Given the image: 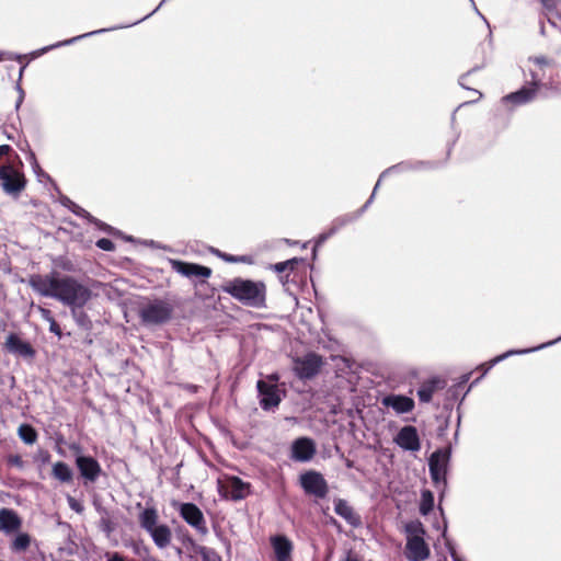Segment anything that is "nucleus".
I'll use <instances>...</instances> for the list:
<instances>
[{
	"label": "nucleus",
	"instance_id": "42",
	"mask_svg": "<svg viewBox=\"0 0 561 561\" xmlns=\"http://www.w3.org/2000/svg\"><path fill=\"white\" fill-rule=\"evenodd\" d=\"M49 331L58 336L61 335L60 327L55 319L49 322Z\"/></svg>",
	"mask_w": 561,
	"mask_h": 561
},
{
	"label": "nucleus",
	"instance_id": "1",
	"mask_svg": "<svg viewBox=\"0 0 561 561\" xmlns=\"http://www.w3.org/2000/svg\"><path fill=\"white\" fill-rule=\"evenodd\" d=\"M28 285L38 295L54 298L69 307L73 320L80 328L91 327V320L83 311V307L91 299L92 291L77 278L53 271L46 275H31Z\"/></svg>",
	"mask_w": 561,
	"mask_h": 561
},
{
	"label": "nucleus",
	"instance_id": "55",
	"mask_svg": "<svg viewBox=\"0 0 561 561\" xmlns=\"http://www.w3.org/2000/svg\"><path fill=\"white\" fill-rule=\"evenodd\" d=\"M468 379H469V375H463V376H462V381H463V382H466Z\"/></svg>",
	"mask_w": 561,
	"mask_h": 561
},
{
	"label": "nucleus",
	"instance_id": "43",
	"mask_svg": "<svg viewBox=\"0 0 561 561\" xmlns=\"http://www.w3.org/2000/svg\"><path fill=\"white\" fill-rule=\"evenodd\" d=\"M61 204L67 207L70 211H73V209L76 208L77 204L75 202H72L70 198L68 197H62L61 198Z\"/></svg>",
	"mask_w": 561,
	"mask_h": 561
},
{
	"label": "nucleus",
	"instance_id": "38",
	"mask_svg": "<svg viewBox=\"0 0 561 561\" xmlns=\"http://www.w3.org/2000/svg\"><path fill=\"white\" fill-rule=\"evenodd\" d=\"M68 504H69L70 508L73 510L75 512H77V513L83 512L82 504L79 503L76 499H73L71 496L68 497Z\"/></svg>",
	"mask_w": 561,
	"mask_h": 561
},
{
	"label": "nucleus",
	"instance_id": "48",
	"mask_svg": "<svg viewBox=\"0 0 561 561\" xmlns=\"http://www.w3.org/2000/svg\"><path fill=\"white\" fill-rule=\"evenodd\" d=\"M165 1H167V0H162V1L160 2V4H159V5H158V7H157V8H156L151 13H149V14H147L145 18H142V19H141V21H142V20H145V19H147V18H149V16H151L154 12H157ZM139 22H140V20H139V21H137V22H135L134 24H137V23H139Z\"/></svg>",
	"mask_w": 561,
	"mask_h": 561
},
{
	"label": "nucleus",
	"instance_id": "5",
	"mask_svg": "<svg viewBox=\"0 0 561 561\" xmlns=\"http://www.w3.org/2000/svg\"><path fill=\"white\" fill-rule=\"evenodd\" d=\"M278 376L272 374L266 379H260L256 382V388L260 398V405L263 410L270 411L277 408L284 396V391L277 385Z\"/></svg>",
	"mask_w": 561,
	"mask_h": 561
},
{
	"label": "nucleus",
	"instance_id": "29",
	"mask_svg": "<svg viewBox=\"0 0 561 561\" xmlns=\"http://www.w3.org/2000/svg\"><path fill=\"white\" fill-rule=\"evenodd\" d=\"M434 507V495L430 490L422 491L421 494V503H420V513L422 515H427L432 512Z\"/></svg>",
	"mask_w": 561,
	"mask_h": 561
},
{
	"label": "nucleus",
	"instance_id": "53",
	"mask_svg": "<svg viewBox=\"0 0 561 561\" xmlns=\"http://www.w3.org/2000/svg\"><path fill=\"white\" fill-rule=\"evenodd\" d=\"M25 67H26L25 65L21 67V69H20V75H19V80H21V78H22V76H23V71H24Z\"/></svg>",
	"mask_w": 561,
	"mask_h": 561
},
{
	"label": "nucleus",
	"instance_id": "17",
	"mask_svg": "<svg viewBox=\"0 0 561 561\" xmlns=\"http://www.w3.org/2000/svg\"><path fill=\"white\" fill-rule=\"evenodd\" d=\"M394 442L404 450L417 451L421 448L417 430L412 425L403 426L399 431Z\"/></svg>",
	"mask_w": 561,
	"mask_h": 561
},
{
	"label": "nucleus",
	"instance_id": "33",
	"mask_svg": "<svg viewBox=\"0 0 561 561\" xmlns=\"http://www.w3.org/2000/svg\"><path fill=\"white\" fill-rule=\"evenodd\" d=\"M72 213L75 215L81 217V218L87 219L90 222H93L95 225H100V222H99V220L96 218H94L89 211H87L84 208H82L78 204H77V206H76V208L73 209Z\"/></svg>",
	"mask_w": 561,
	"mask_h": 561
},
{
	"label": "nucleus",
	"instance_id": "26",
	"mask_svg": "<svg viewBox=\"0 0 561 561\" xmlns=\"http://www.w3.org/2000/svg\"><path fill=\"white\" fill-rule=\"evenodd\" d=\"M51 476L61 483H70L73 479L72 469L62 461L53 465Z\"/></svg>",
	"mask_w": 561,
	"mask_h": 561
},
{
	"label": "nucleus",
	"instance_id": "9",
	"mask_svg": "<svg viewBox=\"0 0 561 561\" xmlns=\"http://www.w3.org/2000/svg\"><path fill=\"white\" fill-rule=\"evenodd\" d=\"M449 460V454L443 450H436L433 453L428 460V469L433 483L436 488L445 490L447 485V465Z\"/></svg>",
	"mask_w": 561,
	"mask_h": 561
},
{
	"label": "nucleus",
	"instance_id": "4",
	"mask_svg": "<svg viewBox=\"0 0 561 561\" xmlns=\"http://www.w3.org/2000/svg\"><path fill=\"white\" fill-rule=\"evenodd\" d=\"M405 558L409 561H424L430 557V548L424 540L425 530L421 522L413 520L405 525Z\"/></svg>",
	"mask_w": 561,
	"mask_h": 561
},
{
	"label": "nucleus",
	"instance_id": "24",
	"mask_svg": "<svg viewBox=\"0 0 561 561\" xmlns=\"http://www.w3.org/2000/svg\"><path fill=\"white\" fill-rule=\"evenodd\" d=\"M116 27H113V28H101V30H96V31H92V32H88L85 34H81V35H78V36H75L72 38H69V39H65V41H61V42H58V43H55L53 45H49V46H46V47H43L36 51H33L31 54V56L33 58H36L51 49H55V48H58V47H61V46H67V45H71L82 38H85V37H89V36H93L95 34H100V33H104V32H107V31H111V30H115Z\"/></svg>",
	"mask_w": 561,
	"mask_h": 561
},
{
	"label": "nucleus",
	"instance_id": "13",
	"mask_svg": "<svg viewBox=\"0 0 561 561\" xmlns=\"http://www.w3.org/2000/svg\"><path fill=\"white\" fill-rule=\"evenodd\" d=\"M76 467L79 470L80 476L85 483L95 482L102 473L101 465L92 456H76Z\"/></svg>",
	"mask_w": 561,
	"mask_h": 561
},
{
	"label": "nucleus",
	"instance_id": "49",
	"mask_svg": "<svg viewBox=\"0 0 561 561\" xmlns=\"http://www.w3.org/2000/svg\"><path fill=\"white\" fill-rule=\"evenodd\" d=\"M70 449H71V450H73V451L76 453V455H77V456H78V455H82V454H81L82 448H81V446H80V445H78V444H72V445L70 446Z\"/></svg>",
	"mask_w": 561,
	"mask_h": 561
},
{
	"label": "nucleus",
	"instance_id": "19",
	"mask_svg": "<svg viewBox=\"0 0 561 561\" xmlns=\"http://www.w3.org/2000/svg\"><path fill=\"white\" fill-rule=\"evenodd\" d=\"M5 350L16 356L33 358L35 351L28 342L23 341L18 334L10 333L4 342Z\"/></svg>",
	"mask_w": 561,
	"mask_h": 561
},
{
	"label": "nucleus",
	"instance_id": "16",
	"mask_svg": "<svg viewBox=\"0 0 561 561\" xmlns=\"http://www.w3.org/2000/svg\"><path fill=\"white\" fill-rule=\"evenodd\" d=\"M540 78L533 73V87H523L518 91L510 93L502 98L503 104H513L515 106L524 105L533 101L537 93Z\"/></svg>",
	"mask_w": 561,
	"mask_h": 561
},
{
	"label": "nucleus",
	"instance_id": "6",
	"mask_svg": "<svg viewBox=\"0 0 561 561\" xmlns=\"http://www.w3.org/2000/svg\"><path fill=\"white\" fill-rule=\"evenodd\" d=\"M0 183L5 194L16 197L25 188L26 180L21 169L7 163L0 168Z\"/></svg>",
	"mask_w": 561,
	"mask_h": 561
},
{
	"label": "nucleus",
	"instance_id": "15",
	"mask_svg": "<svg viewBox=\"0 0 561 561\" xmlns=\"http://www.w3.org/2000/svg\"><path fill=\"white\" fill-rule=\"evenodd\" d=\"M170 264L173 271L191 279L201 278L205 280L211 275V270L209 267L199 264L183 262L180 260H170Z\"/></svg>",
	"mask_w": 561,
	"mask_h": 561
},
{
	"label": "nucleus",
	"instance_id": "7",
	"mask_svg": "<svg viewBox=\"0 0 561 561\" xmlns=\"http://www.w3.org/2000/svg\"><path fill=\"white\" fill-rule=\"evenodd\" d=\"M299 485L306 495L324 499L329 493V485L323 474L316 470H308L299 476Z\"/></svg>",
	"mask_w": 561,
	"mask_h": 561
},
{
	"label": "nucleus",
	"instance_id": "45",
	"mask_svg": "<svg viewBox=\"0 0 561 561\" xmlns=\"http://www.w3.org/2000/svg\"><path fill=\"white\" fill-rule=\"evenodd\" d=\"M16 89H18V91H19V99H18V101H16V108H19V107H20V105H21V104H22V102H23V99H24V91H23V89L21 88L20 83H18Z\"/></svg>",
	"mask_w": 561,
	"mask_h": 561
},
{
	"label": "nucleus",
	"instance_id": "52",
	"mask_svg": "<svg viewBox=\"0 0 561 561\" xmlns=\"http://www.w3.org/2000/svg\"><path fill=\"white\" fill-rule=\"evenodd\" d=\"M556 91L559 95H561V82L556 85Z\"/></svg>",
	"mask_w": 561,
	"mask_h": 561
},
{
	"label": "nucleus",
	"instance_id": "21",
	"mask_svg": "<svg viewBox=\"0 0 561 561\" xmlns=\"http://www.w3.org/2000/svg\"><path fill=\"white\" fill-rule=\"evenodd\" d=\"M271 545L276 561H290L293 552V542L284 535L271 537Z\"/></svg>",
	"mask_w": 561,
	"mask_h": 561
},
{
	"label": "nucleus",
	"instance_id": "22",
	"mask_svg": "<svg viewBox=\"0 0 561 561\" xmlns=\"http://www.w3.org/2000/svg\"><path fill=\"white\" fill-rule=\"evenodd\" d=\"M334 512L353 527H358L362 524L360 516L355 513L347 501L343 499H336L334 501Z\"/></svg>",
	"mask_w": 561,
	"mask_h": 561
},
{
	"label": "nucleus",
	"instance_id": "31",
	"mask_svg": "<svg viewBox=\"0 0 561 561\" xmlns=\"http://www.w3.org/2000/svg\"><path fill=\"white\" fill-rule=\"evenodd\" d=\"M298 263H299V260L296 257L287 260L285 262H279L274 265V271L277 273H283L287 270L293 271Z\"/></svg>",
	"mask_w": 561,
	"mask_h": 561
},
{
	"label": "nucleus",
	"instance_id": "23",
	"mask_svg": "<svg viewBox=\"0 0 561 561\" xmlns=\"http://www.w3.org/2000/svg\"><path fill=\"white\" fill-rule=\"evenodd\" d=\"M21 527L19 515L11 508L3 507L0 510V529L5 533H12Z\"/></svg>",
	"mask_w": 561,
	"mask_h": 561
},
{
	"label": "nucleus",
	"instance_id": "14",
	"mask_svg": "<svg viewBox=\"0 0 561 561\" xmlns=\"http://www.w3.org/2000/svg\"><path fill=\"white\" fill-rule=\"evenodd\" d=\"M561 341V335L559 337H557L556 340L553 341H549L547 343H543L539 346H536V347H530V348H525V350H510L499 356H495L494 358H492L490 362L485 363V364H482L481 366H479V369H482V374L480 377H478L472 383L470 387L474 386L476 383H478L481 378L484 377V375L492 368L494 367L496 364H499L500 362L508 358L510 356H513V355H520V354H527V353H531V352H536V351H539L541 348H545V347H548V346H551L558 342Z\"/></svg>",
	"mask_w": 561,
	"mask_h": 561
},
{
	"label": "nucleus",
	"instance_id": "54",
	"mask_svg": "<svg viewBox=\"0 0 561 561\" xmlns=\"http://www.w3.org/2000/svg\"><path fill=\"white\" fill-rule=\"evenodd\" d=\"M473 91H474V93L478 95V99H477V100H479V99L482 96V93H481V92H479L478 90H473Z\"/></svg>",
	"mask_w": 561,
	"mask_h": 561
},
{
	"label": "nucleus",
	"instance_id": "40",
	"mask_svg": "<svg viewBox=\"0 0 561 561\" xmlns=\"http://www.w3.org/2000/svg\"><path fill=\"white\" fill-rule=\"evenodd\" d=\"M10 59V60H22V58H24V56H21V55H15V54H12V53H3V51H0V61L2 59Z\"/></svg>",
	"mask_w": 561,
	"mask_h": 561
},
{
	"label": "nucleus",
	"instance_id": "50",
	"mask_svg": "<svg viewBox=\"0 0 561 561\" xmlns=\"http://www.w3.org/2000/svg\"><path fill=\"white\" fill-rule=\"evenodd\" d=\"M30 157H31V161H32L33 168L36 171L37 169H39V165H38V163L36 161L35 154L33 152H31Z\"/></svg>",
	"mask_w": 561,
	"mask_h": 561
},
{
	"label": "nucleus",
	"instance_id": "51",
	"mask_svg": "<svg viewBox=\"0 0 561 561\" xmlns=\"http://www.w3.org/2000/svg\"><path fill=\"white\" fill-rule=\"evenodd\" d=\"M222 257L227 261V262H240L241 260L236 257V256H231V255H227V254H224Z\"/></svg>",
	"mask_w": 561,
	"mask_h": 561
},
{
	"label": "nucleus",
	"instance_id": "27",
	"mask_svg": "<svg viewBox=\"0 0 561 561\" xmlns=\"http://www.w3.org/2000/svg\"><path fill=\"white\" fill-rule=\"evenodd\" d=\"M409 169V164L408 163H399V164H396V165H392L390 168H388L387 170H385L380 176H379V180L377 181L375 187H374V191H373V194L370 195V197L368 198V201L364 204V206L362 207L360 211H365L368 206L371 204L374 197H375V194H376V191L378 190L379 187V184L381 182L382 179H385L387 175L391 174V173H394V172H403V171H407Z\"/></svg>",
	"mask_w": 561,
	"mask_h": 561
},
{
	"label": "nucleus",
	"instance_id": "39",
	"mask_svg": "<svg viewBox=\"0 0 561 561\" xmlns=\"http://www.w3.org/2000/svg\"><path fill=\"white\" fill-rule=\"evenodd\" d=\"M38 311L41 313V317L47 321L48 323L51 322L55 318L53 317V313L49 309H46L44 307H38Z\"/></svg>",
	"mask_w": 561,
	"mask_h": 561
},
{
	"label": "nucleus",
	"instance_id": "47",
	"mask_svg": "<svg viewBox=\"0 0 561 561\" xmlns=\"http://www.w3.org/2000/svg\"><path fill=\"white\" fill-rule=\"evenodd\" d=\"M107 561H125L124 557L117 552L107 556Z\"/></svg>",
	"mask_w": 561,
	"mask_h": 561
},
{
	"label": "nucleus",
	"instance_id": "3",
	"mask_svg": "<svg viewBox=\"0 0 561 561\" xmlns=\"http://www.w3.org/2000/svg\"><path fill=\"white\" fill-rule=\"evenodd\" d=\"M139 525L145 529L153 540L154 545L160 548H167L172 538L171 529L165 524H158L159 515L154 507L145 508L138 517Z\"/></svg>",
	"mask_w": 561,
	"mask_h": 561
},
{
	"label": "nucleus",
	"instance_id": "2",
	"mask_svg": "<svg viewBox=\"0 0 561 561\" xmlns=\"http://www.w3.org/2000/svg\"><path fill=\"white\" fill-rule=\"evenodd\" d=\"M222 290L249 307L260 308L265 302L266 290L262 282L233 278L225 283Z\"/></svg>",
	"mask_w": 561,
	"mask_h": 561
},
{
	"label": "nucleus",
	"instance_id": "11",
	"mask_svg": "<svg viewBox=\"0 0 561 561\" xmlns=\"http://www.w3.org/2000/svg\"><path fill=\"white\" fill-rule=\"evenodd\" d=\"M322 364L321 356L308 353L294 360V371L300 379H311L319 373Z\"/></svg>",
	"mask_w": 561,
	"mask_h": 561
},
{
	"label": "nucleus",
	"instance_id": "56",
	"mask_svg": "<svg viewBox=\"0 0 561 561\" xmlns=\"http://www.w3.org/2000/svg\"><path fill=\"white\" fill-rule=\"evenodd\" d=\"M476 11H477V14H479V16H482V13H480V11H478L477 9H476Z\"/></svg>",
	"mask_w": 561,
	"mask_h": 561
},
{
	"label": "nucleus",
	"instance_id": "25",
	"mask_svg": "<svg viewBox=\"0 0 561 561\" xmlns=\"http://www.w3.org/2000/svg\"><path fill=\"white\" fill-rule=\"evenodd\" d=\"M440 388H443L440 380L432 379V380L423 383L417 389V397L421 402L427 403L432 400L434 392Z\"/></svg>",
	"mask_w": 561,
	"mask_h": 561
},
{
	"label": "nucleus",
	"instance_id": "37",
	"mask_svg": "<svg viewBox=\"0 0 561 561\" xmlns=\"http://www.w3.org/2000/svg\"><path fill=\"white\" fill-rule=\"evenodd\" d=\"M96 247L103 251H113L115 249L113 241L106 238L99 239Z\"/></svg>",
	"mask_w": 561,
	"mask_h": 561
},
{
	"label": "nucleus",
	"instance_id": "57",
	"mask_svg": "<svg viewBox=\"0 0 561 561\" xmlns=\"http://www.w3.org/2000/svg\"><path fill=\"white\" fill-rule=\"evenodd\" d=\"M476 11H477V14H479V16H482V13H480V11H478L477 9H476Z\"/></svg>",
	"mask_w": 561,
	"mask_h": 561
},
{
	"label": "nucleus",
	"instance_id": "10",
	"mask_svg": "<svg viewBox=\"0 0 561 561\" xmlns=\"http://www.w3.org/2000/svg\"><path fill=\"white\" fill-rule=\"evenodd\" d=\"M317 454V444L310 437H298L290 446V459L295 462L306 463L313 459Z\"/></svg>",
	"mask_w": 561,
	"mask_h": 561
},
{
	"label": "nucleus",
	"instance_id": "8",
	"mask_svg": "<svg viewBox=\"0 0 561 561\" xmlns=\"http://www.w3.org/2000/svg\"><path fill=\"white\" fill-rule=\"evenodd\" d=\"M173 312L172 306L164 300H153L145 305L140 311L141 321L146 324H161L167 322Z\"/></svg>",
	"mask_w": 561,
	"mask_h": 561
},
{
	"label": "nucleus",
	"instance_id": "35",
	"mask_svg": "<svg viewBox=\"0 0 561 561\" xmlns=\"http://www.w3.org/2000/svg\"><path fill=\"white\" fill-rule=\"evenodd\" d=\"M7 462L9 466L11 467H15L18 469H23L24 468V461L22 459V457L18 454H14V455H9L7 457Z\"/></svg>",
	"mask_w": 561,
	"mask_h": 561
},
{
	"label": "nucleus",
	"instance_id": "28",
	"mask_svg": "<svg viewBox=\"0 0 561 561\" xmlns=\"http://www.w3.org/2000/svg\"><path fill=\"white\" fill-rule=\"evenodd\" d=\"M18 436L26 445H33L38 438V434L35 428L30 424H21L18 428Z\"/></svg>",
	"mask_w": 561,
	"mask_h": 561
},
{
	"label": "nucleus",
	"instance_id": "46",
	"mask_svg": "<svg viewBox=\"0 0 561 561\" xmlns=\"http://www.w3.org/2000/svg\"><path fill=\"white\" fill-rule=\"evenodd\" d=\"M535 64L539 66L549 65V60L546 57H535L531 59Z\"/></svg>",
	"mask_w": 561,
	"mask_h": 561
},
{
	"label": "nucleus",
	"instance_id": "44",
	"mask_svg": "<svg viewBox=\"0 0 561 561\" xmlns=\"http://www.w3.org/2000/svg\"><path fill=\"white\" fill-rule=\"evenodd\" d=\"M476 69H472L470 71H468L467 73L462 75L460 78H459V84L465 88V89H470L468 85H467V79L468 77L471 75V72H473Z\"/></svg>",
	"mask_w": 561,
	"mask_h": 561
},
{
	"label": "nucleus",
	"instance_id": "18",
	"mask_svg": "<svg viewBox=\"0 0 561 561\" xmlns=\"http://www.w3.org/2000/svg\"><path fill=\"white\" fill-rule=\"evenodd\" d=\"M222 488L225 490V496L232 501L243 500L250 493V483L234 476L228 477Z\"/></svg>",
	"mask_w": 561,
	"mask_h": 561
},
{
	"label": "nucleus",
	"instance_id": "34",
	"mask_svg": "<svg viewBox=\"0 0 561 561\" xmlns=\"http://www.w3.org/2000/svg\"><path fill=\"white\" fill-rule=\"evenodd\" d=\"M54 264L57 266V267H60L61 270L64 271H67V272H72L73 271V264L71 263L70 260H68L67 257L65 256H59L58 259H56L54 261Z\"/></svg>",
	"mask_w": 561,
	"mask_h": 561
},
{
	"label": "nucleus",
	"instance_id": "41",
	"mask_svg": "<svg viewBox=\"0 0 561 561\" xmlns=\"http://www.w3.org/2000/svg\"><path fill=\"white\" fill-rule=\"evenodd\" d=\"M541 4L548 10L552 11L557 8L559 0H539Z\"/></svg>",
	"mask_w": 561,
	"mask_h": 561
},
{
	"label": "nucleus",
	"instance_id": "20",
	"mask_svg": "<svg viewBox=\"0 0 561 561\" xmlns=\"http://www.w3.org/2000/svg\"><path fill=\"white\" fill-rule=\"evenodd\" d=\"M381 403L386 408H391L397 414L411 412L414 407V400L403 394H388L382 398Z\"/></svg>",
	"mask_w": 561,
	"mask_h": 561
},
{
	"label": "nucleus",
	"instance_id": "32",
	"mask_svg": "<svg viewBox=\"0 0 561 561\" xmlns=\"http://www.w3.org/2000/svg\"><path fill=\"white\" fill-rule=\"evenodd\" d=\"M347 220L345 218L339 219L335 221V226L328 232L321 233L318 239V243H323L327 239H329L331 236L335 233V231L339 229V227L345 225Z\"/></svg>",
	"mask_w": 561,
	"mask_h": 561
},
{
	"label": "nucleus",
	"instance_id": "36",
	"mask_svg": "<svg viewBox=\"0 0 561 561\" xmlns=\"http://www.w3.org/2000/svg\"><path fill=\"white\" fill-rule=\"evenodd\" d=\"M34 460L41 462L42 465H46L50 461V454L46 449H38L34 456Z\"/></svg>",
	"mask_w": 561,
	"mask_h": 561
},
{
	"label": "nucleus",
	"instance_id": "12",
	"mask_svg": "<svg viewBox=\"0 0 561 561\" xmlns=\"http://www.w3.org/2000/svg\"><path fill=\"white\" fill-rule=\"evenodd\" d=\"M180 516L199 534H207L208 529L203 512L194 503H182L179 506Z\"/></svg>",
	"mask_w": 561,
	"mask_h": 561
},
{
	"label": "nucleus",
	"instance_id": "30",
	"mask_svg": "<svg viewBox=\"0 0 561 561\" xmlns=\"http://www.w3.org/2000/svg\"><path fill=\"white\" fill-rule=\"evenodd\" d=\"M31 543V538L27 534H19L13 542H12V550L14 551H25Z\"/></svg>",
	"mask_w": 561,
	"mask_h": 561
}]
</instances>
